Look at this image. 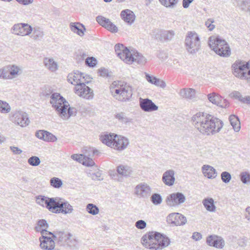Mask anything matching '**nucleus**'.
<instances>
[{
    "label": "nucleus",
    "mask_w": 250,
    "mask_h": 250,
    "mask_svg": "<svg viewBox=\"0 0 250 250\" xmlns=\"http://www.w3.org/2000/svg\"><path fill=\"white\" fill-rule=\"evenodd\" d=\"M186 200V197L183 193L177 192L167 196L166 202L169 207H175L185 203Z\"/></svg>",
    "instance_id": "9d476101"
},
{
    "label": "nucleus",
    "mask_w": 250,
    "mask_h": 250,
    "mask_svg": "<svg viewBox=\"0 0 250 250\" xmlns=\"http://www.w3.org/2000/svg\"><path fill=\"white\" fill-rule=\"evenodd\" d=\"M158 232H149L147 235L144 236L142 238V243L147 248L155 250V246L158 244Z\"/></svg>",
    "instance_id": "f8f14e48"
},
{
    "label": "nucleus",
    "mask_w": 250,
    "mask_h": 250,
    "mask_svg": "<svg viewBox=\"0 0 250 250\" xmlns=\"http://www.w3.org/2000/svg\"><path fill=\"white\" fill-rule=\"evenodd\" d=\"M240 179L244 184H247L250 182V173L247 171L242 172L240 175Z\"/></svg>",
    "instance_id": "de8ad7c7"
},
{
    "label": "nucleus",
    "mask_w": 250,
    "mask_h": 250,
    "mask_svg": "<svg viewBox=\"0 0 250 250\" xmlns=\"http://www.w3.org/2000/svg\"><path fill=\"white\" fill-rule=\"evenodd\" d=\"M159 34L161 40H164V41L171 40L175 34L174 32L172 30H161L159 31Z\"/></svg>",
    "instance_id": "c9c22d12"
},
{
    "label": "nucleus",
    "mask_w": 250,
    "mask_h": 250,
    "mask_svg": "<svg viewBox=\"0 0 250 250\" xmlns=\"http://www.w3.org/2000/svg\"><path fill=\"white\" fill-rule=\"evenodd\" d=\"M101 173L100 172H97L96 173H92L90 174V177L93 180H100V177H101Z\"/></svg>",
    "instance_id": "338daca9"
},
{
    "label": "nucleus",
    "mask_w": 250,
    "mask_h": 250,
    "mask_svg": "<svg viewBox=\"0 0 250 250\" xmlns=\"http://www.w3.org/2000/svg\"><path fill=\"white\" fill-rule=\"evenodd\" d=\"M250 0H233V4L241 11H245L247 10L248 4H250Z\"/></svg>",
    "instance_id": "f704fd0d"
},
{
    "label": "nucleus",
    "mask_w": 250,
    "mask_h": 250,
    "mask_svg": "<svg viewBox=\"0 0 250 250\" xmlns=\"http://www.w3.org/2000/svg\"><path fill=\"white\" fill-rule=\"evenodd\" d=\"M52 212L56 213H61L63 214H70L74 211L73 207L69 203L63 198L56 197Z\"/></svg>",
    "instance_id": "6e6552de"
},
{
    "label": "nucleus",
    "mask_w": 250,
    "mask_h": 250,
    "mask_svg": "<svg viewBox=\"0 0 250 250\" xmlns=\"http://www.w3.org/2000/svg\"><path fill=\"white\" fill-rule=\"evenodd\" d=\"M68 233L63 231H56L53 234V237L56 240H58L62 244L65 239L67 237Z\"/></svg>",
    "instance_id": "e433bc0d"
},
{
    "label": "nucleus",
    "mask_w": 250,
    "mask_h": 250,
    "mask_svg": "<svg viewBox=\"0 0 250 250\" xmlns=\"http://www.w3.org/2000/svg\"><path fill=\"white\" fill-rule=\"evenodd\" d=\"M208 98L209 102L214 104L217 105L218 102L220 101L221 99V97L215 93H212L208 95Z\"/></svg>",
    "instance_id": "58836bf2"
},
{
    "label": "nucleus",
    "mask_w": 250,
    "mask_h": 250,
    "mask_svg": "<svg viewBox=\"0 0 250 250\" xmlns=\"http://www.w3.org/2000/svg\"><path fill=\"white\" fill-rule=\"evenodd\" d=\"M229 121L234 131H239L241 126L238 118L235 115H231L229 117Z\"/></svg>",
    "instance_id": "72a5a7b5"
},
{
    "label": "nucleus",
    "mask_w": 250,
    "mask_h": 250,
    "mask_svg": "<svg viewBox=\"0 0 250 250\" xmlns=\"http://www.w3.org/2000/svg\"><path fill=\"white\" fill-rule=\"evenodd\" d=\"M16 75L15 65H8L0 69V78L12 79Z\"/></svg>",
    "instance_id": "a211bd4d"
},
{
    "label": "nucleus",
    "mask_w": 250,
    "mask_h": 250,
    "mask_svg": "<svg viewBox=\"0 0 250 250\" xmlns=\"http://www.w3.org/2000/svg\"><path fill=\"white\" fill-rule=\"evenodd\" d=\"M85 62L89 67H93L97 64V61L94 57H88L86 59Z\"/></svg>",
    "instance_id": "3c124183"
},
{
    "label": "nucleus",
    "mask_w": 250,
    "mask_h": 250,
    "mask_svg": "<svg viewBox=\"0 0 250 250\" xmlns=\"http://www.w3.org/2000/svg\"><path fill=\"white\" fill-rule=\"evenodd\" d=\"M155 86L160 87L162 88H164L166 87V83L160 79L156 78V80L154 82V84Z\"/></svg>",
    "instance_id": "4d7b16f0"
},
{
    "label": "nucleus",
    "mask_w": 250,
    "mask_h": 250,
    "mask_svg": "<svg viewBox=\"0 0 250 250\" xmlns=\"http://www.w3.org/2000/svg\"><path fill=\"white\" fill-rule=\"evenodd\" d=\"M86 209L87 211L92 215H97L99 212V208L93 204H88L87 205Z\"/></svg>",
    "instance_id": "ea45409f"
},
{
    "label": "nucleus",
    "mask_w": 250,
    "mask_h": 250,
    "mask_svg": "<svg viewBox=\"0 0 250 250\" xmlns=\"http://www.w3.org/2000/svg\"><path fill=\"white\" fill-rule=\"evenodd\" d=\"M114 48L117 55L127 64L136 62L138 64L143 65L146 62L145 57L141 54L135 50L130 51L122 44H116Z\"/></svg>",
    "instance_id": "7ed1b4c3"
},
{
    "label": "nucleus",
    "mask_w": 250,
    "mask_h": 250,
    "mask_svg": "<svg viewBox=\"0 0 250 250\" xmlns=\"http://www.w3.org/2000/svg\"><path fill=\"white\" fill-rule=\"evenodd\" d=\"M50 103L59 117L64 120L76 115L77 109L75 107H70L68 102L59 93L52 94Z\"/></svg>",
    "instance_id": "f03ea898"
},
{
    "label": "nucleus",
    "mask_w": 250,
    "mask_h": 250,
    "mask_svg": "<svg viewBox=\"0 0 250 250\" xmlns=\"http://www.w3.org/2000/svg\"><path fill=\"white\" fill-rule=\"evenodd\" d=\"M70 30L79 36L82 37L86 29L85 26L80 22H71L69 25Z\"/></svg>",
    "instance_id": "bb28decb"
},
{
    "label": "nucleus",
    "mask_w": 250,
    "mask_h": 250,
    "mask_svg": "<svg viewBox=\"0 0 250 250\" xmlns=\"http://www.w3.org/2000/svg\"><path fill=\"white\" fill-rule=\"evenodd\" d=\"M35 229L36 231L41 232L42 235L41 237H44V236L45 237H49L48 236V235H52L53 236V234H54V233L47 231L46 229H41L40 227H35Z\"/></svg>",
    "instance_id": "603ef678"
},
{
    "label": "nucleus",
    "mask_w": 250,
    "mask_h": 250,
    "mask_svg": "<svg viewBox=\"0 0 250 250\" xmlns=\"http://www.w3.org/2000/svg\"><path fill=\"white\" fill-rule=\"evenodd\" d=\"M100 75L103 77H108L110 75L108 69L104 68H101L99 70Z\"/></svg>",
    "instance_id": "680f3d73"
},
{
    "label": "nucleus",
    "mask_w": 250,
    "mask_h": 250,
    "mask_svg": "<svg viewBox=\"0 0 250 250\" xmlns=\"http://www.w3.org/2000/svg\"><path fill=\"white\" fill-rule=\"evenodd\" d=\"M145 78L148 83L154 84V82L156 80L157 78L148 73H145Z\"/></svg>",
    "instance_id": "bf43d9fd"
},
{
    "label": "nucleus",
    "mask_w": 250,
    "mask_h": 250,
    "mask_svg": "<svg viewBox=\"0 0 250 250\" xmlns=\"http://www.w3.org/2000/svg\"><path fill=\"white\" fill-rule=\"evenodd\" d=\"M202 203L208 211L214 212L216 210V207L214 205V200L212 198H205L203 200Z\"/></svg>",
    "instance_id": "7c9ffc66"
},
{
    "label": "nucleus",
    "mask_w": 250,
    "mask_h": 250,
    "mask_svg": "<svg viewBox=\"0 0 250 250\" xmlns=\"http://www.w3.org/2000/svg\"><path fill=\"white\" fill-rule=\"evenodd\" d=\"M17 30L18 31L17 35L24 36L30 34L32 31V28L27 23H21L17 24Z\"/></svg>",
    "instance_id": "b1692460"
},
{
    "label": "nucleus",
    "mask_w": 250,
    "mask_h": 250,
    "mask_svg": "<svg viewBox=\"0 0 250 250\" xmlns=\"http://www.w3.org/2000/svg\"><path fill=\"white\" fill-rule=\"evenodd\" d=\"M96 21L101 25L112 33H117L118 31L117 27L108 19L98 16L96 17Z\"/></svg>",
    "instance_id": "dca6fc26"
},
{
    "label": "nucleus",
    "mask_w": 250,
    "mask_h": 250,
    "mask_svg": "<svg viewBox=\"0 0 250 250\" xmlns=\"http://www.w3.org/2000/svg\"><path fill=\"white\" fill-rule=\"evenodd\" d=\"M67 81L72 84L76 85L82 83V73L79 71L69 73L67 76Z\"/></svg>",
    "instance_id": "393cba45"
},
{
    "label": "nucleus",
    "mask_w": 250,
    "mask_h": 250,
    "mask_svg": "<svg viewBox=\"0 0 250 250\" xmlns=\"http://www.w3.org/2000/svg\"><path fill=\"white\" fill-rule=\"evenodd\" d=\"M179 95L183 98L194 101L196 99V91L190 88H183L179 92Z\"/></svg>",
    "instance_id": "4be33fe9"
},
{
    "label": "nucleus",
    "mask_w": 250,
    "mask_h": 250,
    "mask_svg": "<svg viewBox=\"0 0 250 250\" xmlns=\"http://www.w3.org/2000/svg\"><path fill=\"white\" fill-rule=\"evenodd\" d=\"M139 104L141 108L145 112H152L156 111L158 109V106L148 98H140Z\"/></svg>",
    "instance_id": "f3484780"
},
{
    "label": "nucleus",
    "mask_w": 250,
    "mask_h": 250,
    "mask_svg": "<svg viewBox=\"0 0 250 250\" xmlns=\"http://www.w3.org/2000/svg\"><path fill=\"white\" fill-rule=\"evenodd\" d=\"M229 102L227 100L221 97L220 101L218 102V104L217 105L222 108H227L229 106Z\"/></svg>",
    "instance_id": "e2e57ef3"
},
{
    "label": "nucleus",
    "mask_w": 250,
    "mask_h": 250,
    "mask_svg": "<svg viewBox=\"0 0 250 250\" xmlns=\"http://www.w3.org/2000/svg\"><path fill=\"white\" fill-rule=\"evenodd\" d=\"M94 165L95 163L93 161V160L92 159L86 156L83 165L86 166L87 167H91L94 166Z\"/></svg>",
    "instance_id": "69168bd1"
},
{
    "label": "nucleus",
    "mask_w": 250,
    "mask_h": 250,
    "mask_svg": "<svg viewBox=\"0 0 250 250\" xmlns=\"http://www.w3.org/2000/svg\"><path fill=\"white\" fill-rule=\"evenodd\" d=\"M214 22L213 19H208L205 22V25L208 29L209 31L213 30L215 28V25L212 23Z\"/></svg>",
    "instance_id": "864d4df0"
},
{
    "label": "nucleus",
    "mask_w": 250,
    "mask_h": 250,
    "mask_svg": "<svg viewBox=\"0 0 250 250\" xmlns=\"http://www.w3.org/2000/svg\"><path fill=\"white\" fill-rule=\"evenodd\" d=\"M32 33L31 38L35 40H39L42 39L44 36V33L42 28L39 27H35L32 28Z\"/></svg>",
    "instance_id": "473e14b6"
},
{
    "label": "nucleus",
    "mask_w": 250,
    "mask_h": 250,
    "mask_svg": "<svg viewBox=\"0 0 250 250\" xmlns=\"http://www.w3.org/2000/svg\"><path fill=\"white\" fill-rule=\"evenodd\" d=\"M40 247L45 250H52L55 247L54 241L50 237H40Z\"/></svg>",
    "instance_id": "5701e85b"
},
{
    "label": "nucleus",
    "mask_w": 250,
    "mask_h": 250,
    "mask_svg": "<svg viewBox=\"0 0 250 250\" xmlns=\"http://www.w3.org/2000/svg\"><path fill=\"white\" fill-rule=\"evenodd\" d=\"M118 173L123 176L128 177L132 173V168L127 165H120L117 167Z\"/></svg>",
    "instance_id": "2f4dec72"
},
{
    "label": "nucleus",
    "mask_w": 250,
    "mask_h": 250,
    "mask_svg": "<svg viewBox=\"0 0 250 250\" xmlns=\"http://www.w3.org/2000/svg\"><path fill=\"white\" fill-rule=\"evenodd\" d=\"M160 3L166 7H174L177 3L178 0H159Z\"/></svg>",
    "instance_id": "79ce46f5"
},
{
    "label": "nucleus",
    "mask_w": 250,
    "mask_h": 250,
    "mask_svg": "<svg viewBox=\"0 0 250 250\" xmlns=\"http://www.w3.org/2000/svg\"><path fill=\"white\" fill-rule=\"evenodd\" d=\"M158 244L155 245V250L162 249L168 246L170 244V240L167 237L158 232L157 235Z\"/></svg>",
    "instance_id": "c85d7f7f"
},
{
    "label": "nucleus",
    "mask_w": 250,
    "mask_h": 250,
    "mask_svg": "<svg viewBox=\"0 0 250 250\" xmlns=\"http://www.w3.org/2000/svg\"><path fill=\"white\" fill-rule=\"evenodd\" d=\"M43 63L47 69L51 72H55L58 69V65L53 58H45Z\"/></svg>",
    "instance_id": "c756f323"
},
{
    "label": "nucleus",
    "mask_w": 250,
    "mask_h": 250,
    "mask_svg": "<svg viewBox=\"0 0 250 250\" xmlns=\"http://www.w3.org/2000/svg\"><path fill=\"white\" fill-rule=\"evenodd\" d=\"M230 95L232 97L239 100L241 102H242L244 97H243L242 94L239 92L234 91L230 94Z\"/></svg>",
    "instance_id": "5fc2aeb1"
},
{
    "label": "nucleus",
    "mask_w": 250,
    "mask_h": 250,
    "mask_svg": "<svg viewBox=\"0 0 250 250\" xmlns=\"http://www.w3.org/2000/svg\"><path fill=\"white\" fill-rule=\"evenodd\" d=\"M206 243L208 246L218 249H223L225 245L224 239L221 236L215 234L208 236L206 239Z\"/></svg>",
    "instance_id": "4468645a"
},
{
    "label": "nucleus",
    "mask_w": 250,
    "mask_h": 250,
    "mask_svg": "<svg viewBox=\"0 0 250 250\" xmlns=\"http://www.w3.org/2000/svg\"><path fill=\"white\" fill-rule=\"evenodd\" d=\"M208 45L212 50L221 57H228L230 55V50H226L225 52L221 51L220 48L222 46L228 49L229 44L225 40L221 39L219 36L210 37L208 39Z\"/></svg>",
    "instance_id": "0eeeda50"
},
{
    "label": "nucleus",
    "mask_w": 250,
    "mask_h": 250,
    "mask_svg": "<svg viewBox=\"0 0 250 250\" xmlns=\"http://www.w3.org/2000/svg\"><path fill=\"white\" fill-rule=\"evenodd\" d=\"M195 128L204 135L219 132L223 126L222 121L205 112H198L191 119Z\"/></svg>",
    "instance_id": "f257e3e1"
},
{
    "label": "nucleus",
    "mask_w": 250,
    "mask_h": 250,
    "mask_svg": "<svg viewBox=\"0 0 250 250\" xmlns=\"http://www.w3.org/2000/svg\"><path fill=\"white\" fill-rule=\"evenodd\" d=\"M111 95L117 100L126 102L132 95L131 87L121 81H114L109 86Z\"/></svg>",
    "instance_id": "20e7f679"
},
{
    "label": "nucleus",
    "mask_w": 250,
    "mask_h": 250,
    "mask_svg": "<svg viewBox=\"0 0 250 250\" xmlns=\"http://www.w3.org/2000/svg\"><path fill=\"white\" fill-rule=\"evenodd\" d=\"M75 91L77 95L85 99L91 100L94 96L93 90L86 84H76Z\"/></svg>",
    "instance_id": "9b49d317"
},
{
    "label": "nucleus",
    "mask_w": 250,
    "mask_h": 250,
    "mask_svg": "<svg viewBox=\"0 0 250 250\" xmlns=\"http://www.w3.org/2000/svg\"><path fill=\"white\" fill-rule=\"evenodd\" d=\"M100 139L103 144L119 151L124 150L129 144L127 138L114 133L101 135Z\"/></svg>",
    "instance_id": "39448f33"
},
{
    "label": "nucleus",
    "mask_w": 250,
    "mask_h": 250,
    "mask_svg": "<svg viewBox=\"0 0 250 250\" xmlns=\"http://www.w3.org/2000/svg\"><path fill=\"white\" fill-rule=\"evenodd\" d=\"M62 244L63 245H67L70 247H73L76 245L77 241L72 237V235L69 233L67 235V237L65 239Z\"/></svg>",
    "instance_id": "4c0bfd02"
},
{
    "label": "nucleus",
    "mask_w": 250,
    "mask_h": 250,
    "mask_svg": "<svg viewBox=\"0 0 250 250\" xmlns=\"http://www.w3.org/2000/svg\"><path fill=\"white\" fill-rule=\"evenodd\" d=\"M203 174L208 179H214L217 176L216 169L209 165H204L202 167Z\"/></svg>",
    "instance_id": "cd10ccee"
},
{
    "label": "nucleus",
    "mask_w": 250,
    "mask_h": 250,
    "mask_svg": "<svg viewBox=\"0 0 250 250\" xmlns=\"http://www.w3.org/2000/svg\"><path fill=\"white\" fill-rule=\"evenodd\" d=\"M151 202L154 205H158L162 202V198L160 194L158 193L153 194L151 197Z\"/></svg>",
    "instance_id": "49530a36"
},
{
    "label": "nucleus",
    "mask_w": 250,
    "mask_h": 250,
    "mask_svg": "<svg viewBox=\"0 0 250 250\" xmlns=\"http://www.w3.org/2000/svg\"><path fill=\"white\" fill-rule=\"evenodd\" d=\"M55 198H48L45 196H39L37 198V203L42 206H45L50 211H52L54 204L56 201Z\"/></svg>",
    "instance_id": "6ab92c4d"
},
{
    "label": "nucleus",
    "mask_w": 250,
    "mask_h": 250,
    "mask_svg": "<svg viewBox=\"0 0 250 250\" xmlns=\"http://www.w3.org/2000/svg\"><path fill=\"white\" fill-rule=\"evenodd\" d=\"M192 238L196 241H198L202 238V235L199 232H195L193 233Z\"/></svg>",
    "instance_id": "774afa93"
},
{
    "label": "nucleus",
    "mask_w": 250,
    "mask_h": 250,
    "mask_svg": "<svg viewBox=\"0 0 250 250\" xmlns=\"http://www.w3.org/2000/svg\"><path fill=\"white\" fill-rule=\"evenodd\" d=\"M51 185L55 188H60L62 185V182L58 178L53 177L50 181Z\"/></svg>",
    "instance_id": "c03bdc74"
},
{
    "label": "nucleus",
    "mask_w": 250,
    "mask_h": 250,
    "mask_svg": "<svg viewBox=\"0 0 250 250\" xmlns=\"http://www.w3.org/2000/svg\"><path fill=\"white\" fill-rule=\"evenodd\" d=\"M45 130H39L36 132L35 136L40 140L44 141Z\"/></svg>",
    "instance_id": "0e129e2a"
},
{
    "label": "nucleus",
    "mask_w": 250,
    "mask_h": 250,
    "mask_svg": "<svg viewBox=\"0 0 250 250\" xmlns=\"http://www.w3.org/2000/svg\"><path fill=\"white\" fill-rule=\"evenodd\" d=\"M146 224L145 221L142 220H140L137 221L135 223V226L137 228L139 229H144L146 227Z\"/></svg>",
    "instance_id": "13d9d810"
},
{
    "label": "nucleus",
    "mask_w": 250,
    "mask_h": 250,
    "mask_svg": "<svg viewBox=\"0 0 250 250\" xmlns=\"http://www.w3.org/2000/svg\"><path fill=\"white\" fill-rule=\"evenodd\" d=\"M115 118L117 119H118L120 122H121L122 123L126 124L130 121V119L127 118L124 112H120V113H117L115 115Z\"/></svg>",
    "instance_id": "a19ab883"
},
{
    "label": "nucleus",
    "mask_w": 250,
    "mask_h": 250,
    "mask_svg": "<svg viewBox=\"0 0 250 250\" xmlns=\"http://www.w3.org/2000/svg\"><path fill=\"white\" fill-rule=\"evenodd\" d=\"M28 164L34 167L39 166L41 163L40 158L37 156H32L28 159Z\"/></svg>",
    "instance_id": "a18cd8bd"
},
{
    "label": "nucleus",
    "mask_w": 250,
    "mask_h": 250,
    "mask_svg": "<svg viewBox=\"0 0 250 250\" xmlns=\"http://www.w3.org/2000/svg\"><path fill=\"white\" fill-rule=\"evenodd\" d=\"M36 227H40L41 229H46L48 227V225L46 220L41 219L38 221V226Z\"/></svg>",
    "instance_id": "6e6d98bb"
},
{
    "label": "nucleus",
    "mask_w": 250,
    "mask_h": 250,
    "mask_svg": "<svg viewBox=\"0 0 250 250\" xmlns=\"http://www.w3.org/2000/svg\"><path fill=\"white\" fill-rule=\"evenodd\" d=\"M92 78L89 76L82 73V81H83L82 82V84H85L91 82Z\"/></svg>",
    "instance_id": "052dcab7"
},
{
    "label": "nucleus",
    "mask_w": 250,
    "mask_h": 250,
    "mask_svg": "<svg viewBox=\"0 0 250 250\" xmlns=\"http://www.w3.org/2000/svg\"><path fill=\"white\" fill-rule=\"evenodd\" d=\"M44 141L48 142H55L57 140V138L51 133L45 131Z\"/></svg>",
    "instance_id": "37998d69"
},
{
    "label": "nucleus",
    "mask_w": 250,
    "mask_h": 250,
    "mask_svg": "<svg viewBox=\"0 0 250 250\" xmlns=\"http://www.w3.org/2000/svg\"><path fill=\"white\" fill-rule=\"evenodd\" d=\"M221 177L222 181L225 183H228L231 179L230 174L227 171H224L221 174Z\"/></svg>",
    "instance_id": "8fccbe9b"
},
{
    "label": "nucleus",
    "mask_w": 250,
    "mask_h": 250,
    "mask_svg": "<svg viewBox=\"0 0 250 250\" xmlns=\"http://www.w3.org/2000/svg\"><path fill=\"white\" fill-rule=\"evenodd\" d=\"M249 65H250V61L245 62L240 60L236 61L231 66L233 75L237 78L247 79L249 75L246 71L248 70Z\"/></svg>",
    "instance_id": "1a4fd4ad"
},
{
    "label": "nucleus",
    "mask_w": 250,
    "mask_h": 250,
    "mask_svg": "<svg viewBox=\"0 0 250 250\" xmlns=\"http://www.w3.org/2000/svg\"><path fill=\"white\" fill-rule=\"evenodd\" d=\"M184 44L185 48L189 54H196L201 47L199 35L195 31H188L185 36Z\"/></svg>",
    "instance_id": "423d86ee"
},
{
    "label": "nucleus",
    "mask_w": 250,
    "mask_h": 250,
    "mask_svg": "<svg viewBox=\"0 0 250 250\" xmlns=\"http://www.w3.org/2000/svg\"><path fill=\"white\" fill-rule=\"evenodd\" d=\"M174 175L175 172L172 169L166 171L163 174V182L167 186L170 187L173 186L175 181Z\"/></svg>",
    "instance_id": "aec40b11"
},
{
    "label": "nucleus",
    "mask_w": 250,
    "mask_h": 250,
    "mask_svg": "<svg viewBox=\"0 0 250 250\" xmlns=\"http://www.w3.org/2000/svg\"><path fill=\"white\" fill-rule=\"evenodd\" d=\"M30 123L27 114L21 110L17 111V124L21 127L27 126Z\"/></svg>",
    "instance_id": "412c9836"
},
{
    "label": "nucleus",
    "mask_w": 250,
    "mask_h": 250,
    "mask_svg": "<svg viewBox=\"0 0 250 250\" xmlns=\"http://www.w3.org/2000/svg\"><path fill=\"white\" fill-rule=\"evenodd\" d=\"M121 17L125 22L129 25H131L134 21L135 19L134 13L129 9L122 11L121 13Z\"/></svg>",
    "instance_id": "a878e982"
},
{
    "label": "nucleus",
    "mask_w": 250,
    "mask_h": 250,
    "mask_svg": "<svg viewBox=\"0 0 250 250\" xmlns=\"http://www.w3.org/2000/svg\"><path fill=\"white\" fill-rule=\"evenodd\" d=\"M167 221L173 226H178L185 225L187 222V219L180 213H171L167 216Z\"/></svg>",
    "instance_id": "ddd939ff"
},
{
    "label": "nucleus",
    "mask_w": 250,
    "mask_h": 250,
    "mask_svg": "<svg viewBox=\"0 0 250 250\" xmlns=\"http://www.w3.org/2000/svg\"><path fill=\"white\" fill-rule=\"evenodd\" d=\"M151 189L150 187L146 183H141L136 186L135 193L138 197L146 199L151 194Z\"/></svg>",
    "instance_id": "2eb2a0df"
},
{
    "label": "nucleus",
    "mask_w": 250,
    "mask_h": 250,
    "mask_svg": "<svg viewBox=\"0 0 250 250\" xmlns=\"http://www.w3.org/2000/svg\"><path fill=\"white\" fill-rule=\"evenodd\" d=\"M10 110L9 104L3 101H0V112L1 113H8Z\"/></svg>",
    "instance_id": "09e8293b"
}]
</instances>
